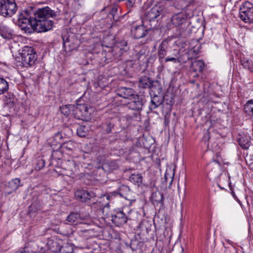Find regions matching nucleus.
Listing matches in <instances>:
<instances>
[{"instance_id":"32","label":"nucleus","mask_w":253,"mask_h":253,"mask_svg":"<svg viewBox=\"0 0 253 253\" xmlns=\"http://www.w3.org/2000/svg\"><path fill=\"white\" fill-rule=\"evenodd\" d=\"M34 17H32L31 16V13L27 11H23L18 16V19H21V20H25L26 18H27L28 20H33Z\"/></svg>"},{"instance_id":"41","label":"nucleus","mask_w":253,"mask_h":253,"mask_svg":"<svg viewBox=\"0 0 253 253\" xmlns=\"http://www.w3.org/2000/svg\"><path fill=\"white\" fill-rule=\"evenodd\" d=\"M174 174L172 173V174H169L167 171H166L165 175V178L166 181H168L169 180L170 181V184L171 183L172 181V179L173 178Z\"/></svg>"},{"instance_id":"34","label":"nucleus","mask_w":253,"mask_h":253,"mask_svg":"<svg viewBox=\"0 0 253 253\" xmlns=\"http://www.w3.org/2000/svg\"><path fill=\"white\" fill-rule=\"evenodd\" d=\"M14 99L13 95L7 94V95L5 96L4 101L5 102V104H7L9 107H11L13 105Z\"/></svg>"},{"instance_id":"20","label":"nucleus","mask_w":253,"mask_h":253,"mask_svg":"<svg viewBox=\"0 0 253 253\" xmlns=\"http://www.w3.org/2000/svg\"><path fill=\"white\" fill-rule=\"evenodd\" d=\"M0 35L5 39H10L13 38L12 31L7 27H2L0 29Z\"/></svg>"},{"instance_id":"33","label":"nucleus","mask_w":253,"mask_h":253,"mask_svg":"<svg viewBox=\"0 0 253 253\" xmlns=\"http://www.w3.org/2000/svg\"><path fill=\"white\" fill-rule=\"evenodd\" d=\"M88 129L84 126H79L77 130V134L80 137H84L87 134Z\"/></svg>"},{"instance_id":"4","label":"nucleus","mask_w":253,"mask_h":253,"mask_svg":"<svg viewBox=\"0 0 253 253\" xmlns=\"http://www.w3.org/2000/svg\"><path fill=\"white\" fill-rule=\"evenodd\" d=\"M239 17L244 22L251 23L253 22V4L246 1L240 8Z\"/></svg>"},{"instance_id":"7","label":"nucleus","mask_w":253,"mask_h":253,"mask_svg":"<svg viewBox=\"0 0 253 253\" xmlns=\"http://www.w3.org/2000/svg\"><path fill=\"white\" fill-rule=\"evenodd\" d=\"M44 252L42 247H40L37 244L31 242L23 249L18 251L16 253H43Z\"/></svg>"},{"instance_id":"46","label":"nucleus","mask_w":253,"mask_h":253,"mask_svg":"<svg viewBox=\"0 0 253 253\" xmlns=\"http://www.w3.org/2000/svg\"><path fill=\"white\" fill-rule=\"evenodd\" d=\"M147 223H148V222L147 221H142L140 223L139 225V228L141 229L142 230H143L144 226H145V224Z\"/></svg>"},{"instance_id":"6","label":"nucleus","mask_w":253,"mask_h":253,"mask_svg":"<svg viewBox=\"0 0 253 253\" xmlns=\"http://www.w3.org/2000/svg\"><path fill=\"white\" fill-rule=\"evenodd\" d=\"M18 20V25L21 29L24 31L25 33H32L35 30V17L33 20H28L26 18L25 20Z\"/></svg>"},{"instance_id":"11","label":"nucleus","mask_w":253,"mask_h":253,"mask_svg":"<svg viewBox=\"0 0 253 253\" xmlns=\"http://www.w3.org/2000/svg\"><path fill=\"white\" fill-rule=\"evenodd\" d=\"M117 95L129 100L130 98L133 97V96L135 94L132 89L126 87H121L118 89Z\"/></svg>"},{"instance_id":"30","label":"nucleus","mask_w":253,"mask_h":253,"mask_svg":"<svg viewBox=\"0 0 253 253\" xmlns=\"http://www.w3.org/2000/svg\"><path fill=\"white\" fill-rule=\"evenodd\" d=\"M245 111L249 115H253V100L248 101L244 107Z\"/></svg>"},{"instance_id":"8","label":"nucleus","mask_w":253,"mask_h":253,"mask_svg":"<svg viewBox=\"0 0 253 253\" xmlns=\"http://www.w3.org/2000/svg\"><path fill=\"white\" fill-rule=\"evenodd\" d=\"M129 101L127 103V107L131 110L139 111L143 106L142 99L138 95L135 94L133 97L130 98Z\"/></svg>"},{"instance_id":"42","label":"nucleus","mask_w":253,"mask_h":253,"mask_svg":"<svg viewBox=\"0 0 253 253\" xmlns=\"http://www.w3.org/2000/svg\"><path fill=\"white\" fill-rule=\"evenodd\" d=\"M62 39L65 47H66L67 46H70L69 42H71V40L69 38H66L65 36H62Z\"/></svg>"},{"instance_id":"5","label":"nucleus","mask_w":253,"mask_h":253,"mask_svg":"<svg viewBox=\"0 0 253 253\" xmlns=\"http://www.w3.org/2000/svg\"><path fill=\"white\" fill-rule=\"evenodd\" d=\"M163 7L160 4L154 6L149 11L147 12V13H146V19L149 21L154 20L163 14Z\"/></svg>"},{"instance_id":"1","label":"nucleus","mask_w":253,"mask_h":253,"mask_svg":"<svg viewBox=\"0 0 253 253\" xmlns=\"http://www.w3.org/2000/svg\"><path fill=\"white\" fill-rule=\"evenodd\" d=\"M58 12H54L48 7L39 9L34 13L35 30L37 32H43L52 29L53 24L49 17H55L58 15Z\"/></svg>"},{"instance_id":"40","label":"nucleus","mask_w":253,"mask_h":253,"mask_svg":"<svg viewBox=\"0 0 253 253\" xmlns=\"http://www.w3.org/2000/svg\"><path fill=\"white\" fill-rule=\"evenodd\" d=\"M246 161L249 164L251 168L253 169V154L247 156Z\"/></svg>"},{"instance_id":"26","label":"nucleus","mask_w":253,"mask_h":253,"mask_svg":"<svg viewBox=\"0 0 253 253\" xmlns=\"http://www.w3.org/2000/svg\"><path fill=\"white\" fill-rule=\"evenodd\" d=\"M8 88V82L4 78L0 77V95L6 92Z\"/></svg>"},{"instance_id":"22","label":"nucleus","mask_w":253,"mask_h":253,"mask_svg":"<svg viewBox=\"0 0 253 253\" xmlns=\"http://www.w3.org/2000/svg\"><path fill=\"white\" fill-rule=\"evenodd\" d=\"M62 167L65 169L72 172L76 169V164L73 160L64 161L62 163Z\"/></svg>"},{"instance_id":"16","label":"nucleus","mask_w":253,"mask_h":253,"mask_svg":"<svg viewBox=\"0 0 253 253\" xmlns=\"http://www.w3.org/2000/svg\"><path fill=\"white\" fill-rule=\"evenodd\" d=\"M239 145L244 149H248L250 145L251 138L247 135L240 137L238 139Z\"/></svg>"},{"instance_id":"2","label":"nucleus","mask_w":253,"mask_h":253,"mask_svg":"<svg viewBox=\"0 0 253 253\" xmlns=\"http://www.w3.org/2000/svg\"><path fill=\"white\" fill-rule=\"evenodd\" d=\"M22 66L28 68L34 65L37 59V54L33 47L25 46L20 52Z\"/></svg>"},{"instance_id":"10","label":"nucleus","mask_w":253,"mask_h":253,"mask_svg":"<svg viewBox=\"0 0 253 253\" xmlns=\"http://www.w3.org/2000/svg\"><path fill=\"white\" fill-rule=\"evenodd\" d=\"M186 16L183 13L173 15L171 18L172 24L175 27L182 26L186 22Z\"/></svg>"},{"instance_id":"29","label":"nucleus","mask_w":253,"mask_h":253,"mask_svg":"<svg viewBox=\"0 0 253 253\" xmlns=\"http://www.w3.org/2000/svg\"><path fill=\"white\" fill-rule=\"evenodd\" d=\"M162 103V99H159V97L158 95H154L151 100V105L150 106V107L151 109H154L161 104Z\"/></svg>"},{"instance_id":"27","label":"nucleus","mask_w":253,"mask_h":253,"mask_svg":"<svg viewBox=\"0 0 253 253\" xmlns=\"http://www.w3.org/2000/svg\"><path fill=\"white\" fill-rule=\"evenodd\" d=\"M67 220L72 224H77L80 220V214L77 213H71L67 217Z\"/></svg>"},{"instance_id":"12","label":"nucleus","mask_w":253,"mask_h":253,"mask_svg":"<svg viewBox=\"0 0 253 253\" xmlns=\"http://www.w3.org/2000/svg\"><path fill=\"white\" fill-rule=\"evenodd\" d=\"M147 31L143 25H139L131 29V33L135 39H140L147 34Z\"/></svg>"},{"instance_id":"43","label":"nucleus","mask_w":253,"mask_h":253,"mask_svg":"<svg viewBox=\"0 0 253 253\" xmlns=\"http://www.w3.org/2000/svg\"><path fill=\"white\" fill-rule=\"evenodd\" d=\"M165 62L171 61L174 63H176V62H179L180 61L178 59H177L174 57H167V58H165Z\"/></svg>"},{"instance_id":"23","label":"nucleus","mask_w":253,"mask_h":253,"mask_svg":"<svg viewBox=\"0 0 253 253\" xmlns=\"http://www.w3.org/2000/svg\"><path fill=\"white\" fill-rule=\"evenodd\" d=\"M163 199V194L159 191L153 192L152 195V200L154 204H158L162 202Z\"/></svg>"},{"instance_id":"50","label":"nucleus","mask_w":253,"mask_h":253,"mask_svg":"<svg viewBox=\"0 0 253 253\" xmlns=\"http://www.w3.org/2000/svg\"><path fill=\"white\" fill-rule=\"evenodd\" d=\"M61 153V151H56V152H55V154H58V153Z\"/></svg>"},{"instance_id":"49","label":"nucleus","mask_w":253,"mask_h":253,"mask_svg":"<svg viewBox=\"0 0 253 253\" xmlns=\"http://www.w3.org/2000/svg\"><path fill=\"white\" fill-rule=\"evenodd\" d=\"M55 137L56 138L57 137H59V138H61V134H60L59 133H56V135H55Z\"/></svg>"},{"instance_id":"13","label":"nucleus","mask_w":253,"mask_h":253,"mask_svg":"<svg viewBox=\"0 0 253 253\" xmlns=\"http://www.w3.org/2000/svg\"><path fill=\"white\" fill-rule=\"evenodd\" d=\"M76 199L83 202H86L91 197L90 194L84 190H78L75 193Z\"/></svg>"},{"instance_id":"47","label":"nucleus","mask_w":253,"mask_h":253,"mask_svg":"<svg viewBox=\"0 0 253 253\" xmlns=\"http://www.w3.org/2000/svg\"><path fill=\"white\" fill-rule=\"evenodd\" d=\"M78 47V44H74L72 47V48L70 49V50H75V49H77Z\"/></svg>"},{"instance_id":"15","label":"nucleus","mask_w":253,"mask_h":253,"mask_svg":"<svg viewBox=\"0 0 253 253\" xmlns=\"http://www.w3.org/2000/svg\"><path fill=\"white\" fill-rule=\"evenodd\" d=\"M153 82L147 77H144L139 81V86L142 88L149 87L152 92L154 91Z\"/></svg>"},{"instance_id":"24","label":"nucleus","mask_w":253,"mask_h":253,"mask_svg":"<svg viewBox=\"0 0 253 253\" xmlns=\"http://www.w3.org/2000/svg\"><path fill=\"white\" fill-rule=\"evenodd\" d=\"M142 176L141 174H132L129 177V180L132 183L139 185L142 182Z\"/></svg>"},{"instance_id":"37","label":"nucleus","mask_w":253,"mask_h":253,"mask_svg":"<svg viewBox=\"0 0 253 253\" xmlns=\"http://www.w3.org/2000/svg\"><path fill=\"white\" fill-rule=\"evenodd\" d=\"M198 51L196 49H191L187 51L189 58H196L197 57Z\"/></svg>"},{"instance_id":"21","label":"nucleus","mask_w":253,"mask_h":253,"mask_svg":"<svg viewBox=\"0 0 253 253\" xmlns=\"http://www.w3.org/2000/svg\"><path fill=\"white\" fill-rule=\"evenodd\" d=\"M20 186H21L20 179L19 178H16L11 180L8 183V187L10 189V191L9 192V193H10L13 191H15Z\"/></svg>"},{"instance_id":"14","label":"nucleus","mask_w":253,"mask_h":253,"mask_svg":"<svg viewBox=\"0 0 253 253\" xmlns=\"http://www.w3.org/2000/svg\"><path fill=\"white\" fill-rule=\"evenodd\" d=\"M167 43L163 41L159 45L158 49V55L160 62H162L165 56L167 54Z\"/></svg>"},{"instance_id":"18","label":"nucleus","mask_w":253,"mask_h":253,"mask_svg":"<svg viewBox=\"0 0 253 253\" xmlns=\"http://www.w3.org/2000/svg\"><path fill=\"white\" fill-rule=\"evenodd\" d=\"M212 175L215 177H218L221 174V169L219 163L217 161H214L212 169L211 170Z\"/></svg>"},{"instance_id":"38","label":"nucleus","mask_w":253,"mask_h":253,"mask_svg":"<svg viewBox=\"0 0 253 253\" xmlns=\"http://www.w3.org/2000/svg\"><path fill=\"white\" fill-rule=\"evenodd\" d=\"M57 244V242L52 240H49L47 242V246L48 247V248L53 252H56L54 248Z\"/></svg>"},{"instance_id":"36","label":"nucleus","mask_w":253,"mask_h":253,"mask_svg":"<svg viewBox=\"0 0 253 253\" xmlns=\"http://www.w3.org/2000/svg\"><path fill=\"white\" fill-rule=\"evenodd\" d=\"M117 8L114 7L112 8L111 11L110 12L109 16L110 18H112L114 20L118 21L119 18V16L116 15L117 12Z\"/></svg>"},{"instance_id":"28","label":"nucleus","mask_w":253,"mask_h":253,"mask_svg":"<svg viewBox=\"0 0 253 253\" xmlns=\"http://www.w3.org/2000/svg\"><path fill=\"white\" fill-rule=\"evenodd\" d=\"M244 68L248 69L251 71H253V62L249 59H243L241 61Z\"/></svg>"},{"instance_id":"17","label":"nucleus","mask_w":253,"mask_h":253,"mask_svg":"<svg viewBox=\"0 0 253 253\" xmlns=\"http://www.w3.org/2000/svg\"><path fill=\"white\" fill-rule=\"evenodd\" d=\"M60 109L61 113L68 117L76 110V106L72 104L66 105L61 107Z\"/></svg>"},{"instance_id":"3","label":"nucleus","mask_w":253,"mask_h":253,"mask_svg":"<svg viewBox=\"0 0 253 253\" xmlns=\"http://www.w3.org/2000/svg\"><path fill=\"white\" fill-rule=\"evenodd\" d=\"M18 9L15 0H0V15L5 17H10Z\"/></svg>"},{"instance_id":"31","label":"nucleus","mask_w":253,"mask_h":253,"mask_svg":"<svg viewBox=\"0 0 253 253\" xmlns=\"http://www.w3.org/2000/svg\"><path fill=\"white\" fill-rule=\"evenodd\" d=\"M75 148V145L72 141H68L63 143L61 146V150L62 151L65 150L71 151Z\"/></svg>"},{"instance_id":"48","label":"nucleus","mask_w":253,"mask_h":253,"mask_svg":"<svg viewBox=\"0 0 253 253\" xmlns=\"http://www.w3.org/2000/svg\"><path fill=\"white\" fill-rule=\"evenodd\" d=\"M225 241L230 245H232V242L229 239H225Z\"/></svg>"},{"instance_id":"35","label":"nucleus","mask_w":253,"mask_h":253,"mask_svg":"<svg viewBox=\"0 0 253 253\" xmlns=\"http://www.w3.org/2000/svg\"><path fill=\"white\" fill-rule=\"evenodd\" d=\"M44 165L45 162L43 159L41 158L38 159L35 167V170L37 171L40 170L44 167Z\"/></svg>"},{"instance_id":"45","label":"nucleus","mask_w":253,"mask_h":253,"mask_svg":"<svg viewBox=\"0 0 253 253\" xmlns=\"http://www.w3.org/2000/svg\"><path fill=\"white\" fill-rule=\"evenodd\" d=\"M120 190V195L123 196V194L122 193V192H121L122 190L129 191V189L128 187L125 186V185H123L122 186H121Z\"/></svg>"},{"instance_id":"9","label":"nucleus","mask_w":253,"mask_h":253,"mask_svg":"<svg viewBox=\"0 0 253 253\" xmlns=\"http://www.w3.org/2000/svg\"><path fill=\"white\" fill-rule=\"evenodd\" d=\"M127 218L124 210L122 211L117 212V213L112 216V221L117 226H121L124 224L127 221Z\"/></svg>"},{"instance_id":"44","label":"nucleus","mask_w":253,"mask_h":253,"mask_svg":"<svg viewBox=\"0 0 253 253\" xmlns=\"http://www.w3.org/2000/svg\"><path fill=\"white\" fill-rule=\"evenodd\" d=\"M122 45H124V47L120 48V50L122 51V52L126 51L128 49L126 42L123 41L122 42Z\"/></svg>"},{"instance_id":"25","label":"nucleus","mask_w":253,"mask_h":253,"mask_svg":"<svg viewBox=\"0 0 253 253\" xmlns=\"http://www.w3.org/2000/svg\"><path fill=\"white\" fill-rule=\"evenodd\" d=\"M76 111H80L81 116L82 117H86L88 116V109L84 104L78 105V106H76Z\"/></svg>"},{"instance_id":"39","label":"nucleus","mask_w":253,"mask_h":253,"mask_svg":"<svg viewBox=\"0 0 253 253\" xmlns=\"http://www.w3.org/2000/svg\"><path fill=\"white\" fill-rule=\"evenodd\" d=\"M108 166L109 167V170H112L118 168V166L116 163L114 162H110L108 164H106L103 166L104 168Z\"/></svg>"},{"instance_id":"19","label":"nucleus","mask_w":253,"mask_h":253,"mask_svg":"<svg viewBox=\"0 0 253 253\" xmlns=\"http://www.w3.org/2000/svg\"><path fill=\"white\" fill-rule=\"evenodd\" d=\"M204 67V63L201 60L194 61L190 65V68L194 72H202Z\"/></svg>"}]
</instances>
